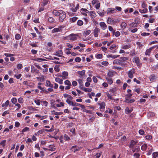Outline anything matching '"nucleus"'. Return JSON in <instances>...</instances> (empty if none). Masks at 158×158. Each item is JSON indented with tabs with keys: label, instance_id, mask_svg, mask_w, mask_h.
<instances>
[{
	"label": "nucleus",
	"instance_id": "nucleus-35",
	"mask_svg": "<svg viewBox=\"0 0 158 158\" xmlns=\"http://www.w3.org/2000/svg\"><path fill=\"white\" fill-rule=\"evenodd\" d=\"M48 21L52 23H54L55 22L54 19L52 17H49L48 19Z\"/></svg>",
	"mask_w": 158,
	"mask_h": 158
},
{
	"label": "nucleus",
	"instance_id": "nucleus-1",
	"mask_svg": "<svg viewBox=\"0 0 158 158\" xmlns=\"http://www.w3.org/2000/svg\"><path fill=\"white\" fill-rule=\"evenodd\" d=\"M59 15V21L60 22H63L66 17V15L65 13L62 10H60V13Z\"/></svg>",
	"mask_w": 158,
	"mask_h": 158
},
{
	"label": "nucleus",
	"instance_id": "nucleus-37",
	"mask_svg": "<svg viewBox=\"0 0 158 158\" xmlns=\"http://www.w3.org/2000/svg\"><path fill=\"white\" fill-rule=\"evenodd\" d=\"M55 146L54 145H51L49 146V150L51 151H53L55 150Z\"/></svg>",
	"mask_w": 158,
	"mask_h": 158
},
{
	"label": "nucleus",
	"instance_id": "nucleus-64",
	"mask_svg": "<svg viewBox=\"0 0 158 158\" xmlns=\"http://www.w3.org/2000/svg\"><path fill=\"white\" fill-rule=\"evenodd\" d=\"M18 102L19 103H23V98H19L18 99Z\"/></svg>",
	"mask_w": 158,
	"mask_h": 158
},
{
	"label": "nucleus",
	"instance_id": "nucleus-57",
	"mask_svg": "<svg viewBox=\"0 0 158 158\" xmlns=\"http://www.w3.org/2000/svg\"><path fill=\"white\" fill-rule=\"evenodd\" d=\"M34 102L38 106L40 105V101L39 100L37 99L36 100H35L34 101Z\"/></svg>",
	"mask_w": 158,
	"mask_h": 158
},
{
	"label": "nucleus",
	"instance_id": "nucleus-24",
	"mask_svg": "<svg viewBox=\"0 0 158 158\" xmlns=\"http://www.w3.org/2000/svg\"><path fill=\"white\" fill-rule=\"evenodd\" d=\"M10 103V102L8 100H7L5 103H3L2 105V107L6 108L7 107L8 105H9Z\"/></svg>",
	"mask_w": 158,
	"mask_h": 158
},
{
	"label": "nucleus",
	"instance_id": "nucleus-48",
	"mask_svg": "<svg viewBox=\"0 0 158 158\" xmlns=\"http://www.w3.org/2000/svg\"><path fill=\"white\" fill-rule=\"evenodd\" d=\"M21 38V36L19 34H16L15 35V39L17 40H19Z\"/></svg>",
	"mask_w": 158,
	"mask_h": 158
},
{
	"label": "nucleus",
	"instance_id": "nucleus-31",
	"mask_svg": "<svg viewBox=\"0 0 158 158\" xmlns=\"http://www.w3.org/2000/svg\"><path fill=\"white\" fill-rule=\"evenodd\" d=\"M61 31V29L58 28H55L53 29L52 31V33L60 32Z\"/></svg>",
	"mask_w": 158,
	"mask_h": 158
},
{
	"label": "nucleus",
	"instance_id": "nucleus-43",
	"mask_svg": "<svg viewBox=\"0 0 158 158\" xmlns=\"http://www.w3.org/2000/svg\"><path fill=\"white\" fill-rule=\"evenodd\" d=\"M11 102L14 104H15L17 102V99L15 98H13L11 99Z\"/></svg>",
	"mask_w": 158,
	"mask_h": 158
},
{
	"label": "nucleus",
	"instance_id": "nucleus-40",
	"mask_svg": "<svg viewBox=\"0 0 158 158\" xmlns=\"http://www.w3.org/2000/svg\"><path fill=\"white\" fill-rule=\"evenodd\" d=\"M83 22L81 20H78L77 24L79 26H81L83 25Z\"/></svg>",
	"mask_w": 158,
	"mask_h": 158
},
{
	"label": "nucleus",
	"instance_id": "nucleus-55",
	"mask_svg": "<svg viewBox=\"0 0 158 158\" xmlns=\"http://www.w3.org/2000/svg\"><path fill=\"white\" fill-rule=\"evenodd\" d=\"M6 141V140H2L0 143V144L2 145L3 146H4L5 145V143Z\"/></svg>",
	"mask_w": 158,
	"mask_h": 158
},
{
	"label": "nucleus",
	"instance_id": "nucleus-15",
	"mask_svg": "<svg viewBox=\"0 0 158 158\" xmlns=\"http://www.w3.org/2000/svg\"><path fill=\"white\" fill-rule=\"evenodd\" d=\"M115 73V72L113 71H110L107 73V77L111 78L114 75Z\"/></svg>",
	"mask_w": 158,
	"mask_h": 158
},
{
	"label": "nucleus",
	"instance_id": "nucleus-5",
	"mask_svg": "<svg viewBox=\"0 0 158 158\" xmlns=\"http://www.w3.org/2000/svg\"><path fill=\"white\" fill-rule=\"evenodd\" d=\"M98 105L100 106V109L101 111H103L104 110L105 108L106 104L105 103L103 102L101 103H98Z\"/></svg>",
	"mask_w": 158,
	"mask_h": 158
},
{
	"label": "nucleus",
	"instance_id": "nucleus-26",
	"mask_svg": "<svg viewBox=\"0 0 158 158\" xmlns=\"http://www.w3.org/2000/svg\"><path fill=\"white\" fill-rule=\"evenodd\" d=\"M106 79L108 83L109 84L111 85L113 83V80L111 78L108 77H106Z\"/></svg>",
	"mask_w": 158,
	"mask_h": 158
},
{
	"label": "nucleus",
	"instance_id": "nucleus-27",
	"mask_svg": "<svg viewBox=\"0 0 158 158\" xmlns=\"http://www.w3.org/2000/svg\"><path fill=\"white\" fill-rule=\"evenodd\" d=\"M55 81L56 82L59 83L60 84H63V81L62 79H60L59 78H56L55 79Z\"/></svg>",
	"mask_w": 158,
	"mask_h": 158
},
{
	"label": "nucleus",
	"instance_id": "nucleus-58",
	"mask_svg": "<svg viewBox=\"0 0 158 158\" xmlns=\"http://www.w3.org/2000/svg\"><path fill=\"white\" fill-rule=\"evenodd\" d=\"M4 55L7 57H11L13 56V54L9 53H5Z\"/></svg>",
	"mask_w": 158,
	"mask_h": 158
},
{
	"label": "nucleus",
	"instance_id": "nucleus-25",
	"mask_svg": "<svg viewBox=\"0 0 158 158\" xmlns=\"http://www.w3.org/2000/svg\"><path fill=\"white\" fill-rule=\"evenodd\" d=\"M107 22L108 24L114 23V20L110 18H108L107 20Z\"/></svg>",
	"mask_w": 158,
	"mask_h": 158
},
{
	"label": "nucleus",
	"instance_id": "nucleus-2",
	"mask_svg": "<svg viewBox=\"0 0 158 158\" xmlns=\"http://www.w3.org/2000/svg\"><path fill=\"white\" fill-rule=\"evenodd\" d=\"M128 58L126 57H121L119 58L120 62H121V65L123 67H124L125 65V64L123 63L128 60Z\"/></svg>",
	"mask_w": 158,
	"mask_h": 158
},
{
	"label": "nucleus",
	"instance_id": "nucleus-19",
	"mask_svg": "<svg viewBox=\"0 0 158 158\" xmlns=\"http://www.w3.org/2000/svg\"><path fill=\"white\" fill-rule=\"evenodd\" d=\"M136 143V142L133 140H131L130 144L129 147L130 148H132Z\"/></svg>",
	"mask_w": 158,
	"mask_h": 158
},
{
	"label": "nucleus",
	"instance_id": "nucleus-20",
	"mask_svg": "<svg viewBox=\"0 0 158 158\" xmlns=\"http://www.w3.org/2000/svg\"><path fill=\"white\" fill-rule=\"evenodd\" d=\"M120 56L119 55H107V57L108 58H111L112 59H115L118 57Z\"/></svg>",
	"mask_w": 158,
	"mask_h": 158
},
{
	"label": "nucleus",
	"instance_id": "nucleus-10",
	"mask_svg": "<svg viewBox=\"0 0 158 158\" xmlns=\"http://www.w3.org/2000/svg\"><path fill=\"white\" fill-rule=\"evenodd\" d=\"M85 70H83L81 71H78L77 72V73L79 75V77L80 78H82L85 75Z\"/></svg>",
	"mask_w": 158,
	"mask_h": 158
},
{
	"label": "nucleus",
	"instance_id": "nucleus-39",
	"mask_svg": "<svg viewBox=\"0 0 158 158\" xmlns=\"http://www.w3.org/2000/svg\"><path fill=\"white\" fill-rule=\"evenodd\" d=\"M131 47V46L130 45H127L123 46L122 48L124 49H129Z\"/></svg>",
	"mask_w": 158,
	"mask_h": 158
},
{
	"label": "nucleus",
	"instance_id": "nucleus-9",
	"mask_svg": "<svg viewBox=\"0 0 158 158\" xmlns=\"http://www.w3.org/2000/svg\"><path fill=\"white\" fill-rule=\"evenodd\" d=\"M99 25L102 29L105 30L107 28V25L104 22H101L100 23Z\"/></svg>",
	"mask_w": 158,
	"mask_h": 158
},
{
	"label": "nucleus",
	"instance_id": "nucleus-36",
	"mask_svg": "<svg viewBox=\"0 0 158 158\" xmlns=\"http://www.w3.org/2000/svg\"><path fill=\"white\" fill-rule=\"evenodd\" d=\"M139 12L142 13H146L148 11V9L147 8H144L143 9H139Z\"/></svg>",
	"mask_w": 158,
	"mask_h": 158
},
{
	"label": "nucleus",
	"instance_id": "nucleus-41",
	"mask_svg": "<svg viewBox=\"0 0 158 158\" xmlns=\"http://www.w3.org/2000/svg\"><path fill=\"white\" fill-rule=\"evenodd\" d=\"M152 158H156L158 157V152H153L152 155Z\"/></svg>",
	"mask_w": 158,
	"mask_h": 158
},
{
	"label": "nucleus",
	"instance_id": "nucleus-38",
	"mask_svg": "<svg viewBox=\"0 0 158 158\" xmlns=\"http://www.w3.org/2000/svg\"><path fill=\"white\" fill-rule=\"evenodd\" d=\"M78 83L79 84V88L81 89V88H82V87L83 86V85L82 84L83 82L82 80L81 79H79L78 81Z\"/></svg>",
	"mask_w": 158,
	"mask_h": 158
},
{
	"label": "nucleus",
	"instance_id": "nucleus-34",
	"mask_svg": "<svg viewBox=\"0 0 158 158\" xmlns=\"http://www.w3.org/2000/svg\"><path fill=\"white\" fill-rule=\"evenodd\" d=\"M91 32V31L90 30H87L86 31H84L83 35L85 36H86L90 34Z\"/></svg>",
	"mask_w": 158,
	"mask_h": 158
},
{
	"label": "nucleus",
	"instance_id": "nucleus-29",
	"mask_svg": "<svg viewBox=\"0 0 158 158\" xmlns=\"http://www.w3.org/2000/svg\"><path fill=\"white\" fill-rule=\"evenodd\" d=\"M147 148V144H144L141 147V149L143 151H145Z\"/></svg>",
	"mask_w": 158,
	"mask_h": 158
},
{
	"label": "nucleus",
	"instance_id": "nucleus-3",
	"mask_svg": "<svg viewBox=\"0 0 158 158\" xmlns=\"http://www.w3.org/2000/svg\"><path fill=\"white\" fill-rule=\"evenodd\" d=\"M77 36H78V35L77 34H72L69 35L67 38L69 40H74L77 39Z\"/></svg>",
	"mask_w": 158,
	"mask_h": 158
},
{
	"label": "nucleus",
	"instance_id": "nucleus-33",
	"mask_svg": "<svg viewBox=\"0 0 158 158\" xmlns=\"http://www.w3.org/2000/svg\"><path fill=\"white\" fill-rule=\"evenodd\" d=\"M156 76L154 74H152L149 77V79L151 81H152L156 79Z\"/></svg>",
	"mask_w": 158,
	"mask_h": 158
},
{
	"label": "nucleus",
	"instance_id": "nucleus-60",
	"mask_svg": "<svg viewBox=\"0 0 158 158\" xmlns=\"http://www.w3.org/2000/svg\"><path fill=\"white\" fill-rule=\"evenodd\" d=\"M64 139L66 140H69L70 139V138L66 135H65L64 136Z\"/></svg>",
	"mask_w": 158,
	"mask_h": 158
},
{
	"label": "nucleus",
	"instance_id": "nucleus-22",
	"mask_svg": "<svg viewBox=\"0 0 158 158\" xmlns=\"http://www.w3.org/2000/svg\"><path fill=\"white\" fill-rule=\"evenodd\" d=\"M46 86L47 87H49L51 88L53 87V85L49 81L47 80L46 82Z\"/></svg>",
	"mask_w": 158,
	"mask_h": 158
},
{
	"label": "nucleus",
	"instance_id": "nucleus-49",
	"mask_svg": "<svg viewBox=\"0 0 158 158\" xmlns=\"http://www.w3.org/2000/svg\"><path fill=\"white\" fill-rule=\"evenodd\" d=\"M17 68L18 69H20L22 68L23 65L21 64H18L17 65Z\"/></svg>",
	"mask_w": 158,
	"mask_h": 158
},
{
	"label": "nucleus",
	"instance_id": "nucleus-46",
	"mask_svg": "<svg viewBox=\"0 0 158 158\" xmlns=\"http://www.w3.org/2000/svg\"><path fill=\"white\" fill-rule=\"evenodd\" d=\"M137 25L135 23H132L130 24V26L131 27H137Z\"/></svg>",
	"mask_w": 158,
	"mask_h": 158
},
{
	"label": "nucleus",
	"instance_id": "nucleus-45",
	"mask_svg": "<svg viewBox=\"0 0 158 158\" xmlns=\"http://www.w3.org/2000/svg\"><path fill=\"white\" fill-rule=\"evenodd\" d=\"M59 66L58 65H56L55 67H54V69L55 70L56 72H58L60 71V69L59 68Z\"/></svg>",
	"mask_w": 158,
	"mask_h": 158
},
{
	"label": "nucleus",
	"instance_id": "nucleus-56",
	"mask_svg": "<svg viewBox=\"0 0 158 158\" xmlns=\"http://www.w3.org/2000/svg\"><path fill=\"white\" fill-rule=\"evenodd\" d=\"M44 131V129H41L39 130L37 132V133L38 135L42 134Z\"/></svg>",
	"mask_w": 158,
	"mask_h": 158
},
{
	"label": "nucleus",
	"instance_id": "nucleus-23",
	"mask_svg": "<svg viewBox=\"0 0 158 158\" xmlns=\"http://www.w3.org/2000/svg\"><path fill=\"white\" fill-rule=\"evenodd\" d=\"M52 13L54 15L56 16H59L60 13V10L59 11H57V10H53L52 12Z\"/></svg>",
	"mask_w": 158,
	"mask_h": 158
},
{
	"label": "nucleus",
	"instance_id": "nucleus-17",
	"mask_svg": "<svg viewBox=\"0 0 158 158\" xmlns=\"http://www.w3.org/2000/svg\"><path fill=\"white\" fill-rule=\"evenodd\" d=\"M131 148L132 149V150L133 152H138L139 150V147L137 146H135L134 147H133L132 148Z\"/></svg>",
	"mask_w": 158,
	"mask_h": 158
},
{
	"label": "nucleus",
	"instance_id": "nucleus-21",
	"mask_svg": "<svg viewBox=\"0 0 158 158\" xmlns=\"http://www.w3.org/2000/svg\"><path fill=\"white\" fill-rule=\"evenodd\" d=\"M114 64H118L121 65V62H120L119 59H116L114 60L113 62Z\"/></svg>",
	"mask_w": 158,
	"mask_h": 158
},
{
	"label": "nucleus",
	"instance_id": "nucleus-7",
	"mask_svg": "<svg viewBox=\"0 0 158 158\" xmlns=\"http://www.w3.org/2000/svg\"><path fill=\"white\" fill-rule=\"evenodd\" d=\"M107 14H113L116 12V10L114 8H110L107 10Z\"/></svg>",
	"mask_w": 158,
	"mask_h": 158
},
{
	"label": "nucleus",
	"instance_id": "nucleus-16",
	"mask_svg": "<svg viewBox=\"0 0 158 158\" xmlns=\"http://www.w3.org/2000/svg\"><path fill=\"white\" fill-rule=\"evenodd\" d=\"M154 48V47H151L149 49L147 50L145 52V54L146 55L149 56L152 50Z\"/></svg>",
	"mask_w": 158,
	"mask_h": 158
},
{
	"label": "nucleus",
	"instance_id": "nucleus-42",
	"mask_svg": "<svg viewBox=\"0 0 158 158\" xmlns=\"http://www.w3.org/2000/svg\"><path fill=\"white\" fill-rule=\"evenodd\" d=\"M132 110V109L129 110L128 107H127L125 109V112L127 114H129L130 113Z\"/></svg>",
	"mask_w": 158,
	"mask_h": 158
},
{
	"label": "nucleus",
	"instance_id": "nucleus-50",
	"mask_svg": "<svg viewBox=\"0 0 158 158\" xmlns=\"http://www.w3.org/2000/svg\"><path fill=\"white\" fill-rule=\"evenodd\" d=\"M29 131V128L26 127H25L22 130L23 132H26V131Z\"/></svg>",
	"mask_w": 158,
	"mask_h": 158
},
{
	"label": "nucleus",
	"instance_id": "nucleus-51",
	"mask_svg": "<svg viewBox=\"0 0 158 158\" xmlns=\"http://www.w3.org/2000/svg\"><path fill=\"white\" fill-rule=\"evenodd\" d=\"M102 64L104 66H107L108 65L109 63L106 61H103L102 62Z\"/></svg>",
	"mask_w": 158,
	"mask_h": 158
},
{
	"label": "nucleus",
	"instance_id": "nucleus-63",
	"mask_svg": "<svg viewBox=\"0 0 158 158\" xmlns=\"http://www.w3.org/2000/svg\"><path fill=\"white\" fill-rule=\"evenodd\" d=\"M136 44L139 47H141L143 46V44H141L139 42H136Z\"/></svg>",
	"mask_w": 158,
	"mask_h": 158
},
{
	"label": "nucleus",
	"instance_id": "nucleus-59",
	"mask_svg": "<svg viewBox=\"0 0 158 158\" xmlns=\"http://www.w3.org/2000/svg\"><path fill=\"white\" fill-rule=\"evenodd\" d=\"M52 114H54L55 115H60V112H55V110L52 111Z\"/></svg>",
	"mask_w": 158,
	"mask_h": 158
},
{
	"label": "nucleus",
	"instance_id": "nucleus-28",
	"mask_svg": "<svg viewBox=\"0 0 158 158\" xmlns=\"http://www.w3.org/2000/svg\"><path fill=\"white\" fill-rule=\"evenodd\" d=\"M78 19V18L77 17H74L73 18H70V21L71 23H74Z\"/></svg>",
	"mask_w": 158,
	"mask_h": 158
},
{
	"label": "nucleus",
	"instance_id": "nucleus-30",
	"mask_svg": "<svg viewBox=\"0 0 158 158\" xmlns=\"http://www.w3.org/2000/svg\"><path fill=\"white\" fill-rule=\"evenodd\" d=\"M31 72H35L36 73L38 74L39 73V71L35 68L33 66H31Z\"/></svg>",
	"mask_w": 158,
	"mask_h": 158
},
{
	"label": "nucleus",
	"instance_id": "nucleus-44",
	"mask_svg": "<svg viewBox=\"0 0 158 158\" xmlns=\"http://www.w3.org/2000/svg\"><path fill=\"white\" fill-rule=\"evenodd\" d=\"M127 25V24L125 22H123L121 25V27L123 28H125Z\"/></svg>",
	"mask_w": 158,
	"mask_h": 158
},
{
	"label": "nucleus",
	"instance_id": "nucleus-14",
	"mask_svg": "<svg viewBox=\"0 0 158 158\" xmlns=\"http://www.w3.org/2000/svg\"><path fill=\"white\" fill-rule=\"evenodd\" d=\"M94 35L95 37H97L98 36V33L100 32V29L97 27H95L94 30Z\"/></svg>",
	"mask_w": 158,
	"mask_h": 158
},
{
	"label": "nucleus",
	"instance_id": "nucleus-4",
	"mask_svg": "<svg viewBox=\"0 0 158 158\" xmlns=\"http://www.w3.org/2000/svg\"><path fill=\"white\" fill-rule=\"evenodd\" d=\"M89 15L91 17V19L94 22H95V21L94 18L96 16V15L94 11H89Z\"/></svg>",
	"mask_w": 158,
	"mask_h": 158
},
{
	"label": "nucleus",
	"instance_id": "nucleus-8",
	"mask_svg": "<svg viewBox=\"0 0 158 158\" xmlns=\"http://www.w3.org/2000/svg\"><path fill=\"white\" fill-rule=\"evenodd\" d=\"M81 13L85 16H87V13H89V11L86 9L82 8L81 10Z\"/></svg>",
	"mask_w": 158,
	"mask_h": 158
},
{
	"label": "nucleus",
	"instance_id": "nucleus-54",
	"mask_svg": "<svg viewBox=\"0 0 158 158\" xmlns=\"http://www.w3.org/2000/svg\"><path fill=\"white\" fill-rule=\"evenodd\" d=\"M102 55L101 54H98L96 56V58L98 59H101L102 58Z\"/></svg>",
	"mask_w": 158,
	"mask_h": 158
},
{
	"label": "nucleus",
	"instance_id": "nucleus-53",
	"mask_svg": "<svg viewBox=\"0 0 158 158\" xmlns=\"http://www.w3.org/2000/svg\"><path fill=\"white\" fill-rule=\"evenodd\" d=\"M116 47V45L115 44H113L111 46L110 48V49L111 50H113Z\"/></svg>",
	"mask_w": 158,
	"mask_h": 158
},
{
	"label": "nucleus",
	"instance_id": "nucleus-32",
	"mask_svg": "<svg viewBox=\"0 0 158 158\" xmlns=\"http://www.w3.org/2000/svg\"><path fill=\"white\" fill-rule=\"evenodd\" d=\"M135 100L134 99H126L124 102L127 103H131L134 102Z\"/></svg>",
	"mask_w": 158,
	"mask_h": 158
},
{
	"label": "nucleus",
	"instance_id": "nucleus-6",
	"mask_svg": "<svg viewBox=\"0 0 158 158\" xmlns=\"http://www.w3.org/2000/svg\"><path fill=\"white\" fill-rule=\"evenodd\" d=\"M135 73V71L134 69H132L128 71L127 74L128 77L131 78H132L133 77V74Z\"/></svg>",
	"mask_w": 158,
	"mask_h": 158
},
{
	"label": "nucleus",
	"instance_id": "nucleus-62",
	"mask_svg": "<svg viewBox=\"0 0 158 158\" xmlns=\"http://www.w3.org/2000/svg\"><path fill=\"white\" fill-rule=\"evenodd\" d=\"M21 76L22 75L21 74L15 75V77H16L17 79H19L21 77Z\"/></svg>",
	"mask_w": 158,
	"mask_h": 158
},
{
	"label": "nucleus",
	"instance_id": "nucleus-11",
	"mask_svg": "<svg viewBox=\"0 0 158 158\" xmlns=\"http://www.w3.org/2000/svg\"><path fill=\"white\" fill-rule=\"evenodd\" d=\"M71 150L72 152H76L79 151L80 150V148L77 146H73L71 148Z\"/></svg>",
	"mask_w": 158,
	"mask_h": 158
},
{
	"label": "nucleus",
	"instance_id": "nucleus-18",
	"mask_svg": "<svg viewBox=\"0 0 158 158\" xmlns=\"http://www.w3.org/2000/svg\"><path fill=\"white\" fill-rule=\"evenodd\" d=\"M46 77L44 75H42L40 77H37L36 78L38 80L40 81L43 82L45 79Z\"/></svg>",
	"mask_w": 158,
	"mask_h": 158
},
{
	"label": "nucleus",
	"instance_id": "nucleus-12",
	"mask_svg": "<svg viewBox=\"0 0 158 158\" xmlns=\"http://www.w3.org/2000/svg\"><path fill=\"white\" fill-rule=\"evenodd\" d=\"M133 61L135 62L138 66H140V64L139 63V57H136L133 58Z\"/></svg>",
	"mask_w": 158,
	"mask_h": 158
},
{
	"label": "nucleus",
	"instance_id": "nucleus-52",
	"mask_svg": "<svg viewBox=\"0 0 158 158\" xmlns=\"http://www.w3.org/2000/svg\"><path fill=\"white\" fill-rule=\"evenodd\" d=\"M108 29L110 31H112L113 33H114L115 31H113V29L111 26H109Z\"/></svg>",
	"mask_w": 158,
	"mask_h": 158
},
{
	"label": "nucleus",
	"instance_id": "nucleus-61",
	"mask_svg": "<svg viewBox=\"0 0 158 158\" xmlns=\"http://www.w3.org/2000/svg\"><path fill=\"white\" fill-rule=\"evenodd\" d=\"M150 35V33H148L143 32L141 34V35L143 36H148Z\"/></svg>",
	"mask_w": 158,
	"mask_h": 158
},
{
	"label": "nucleus",
	"instance_id": "nucleus-13",
	"mask_svg": "<svg viewBox=\"0 0 158 158\" xmlns=\"http://www.w3.org/2000/svg\"><path fill=\"white\" fill-rule=\"evenodd\" d=\"M63 54V52L61 50H60L56 52V53L54 54L53 55L56 56H58L62 57L63 56L61 55Z\"/></svg>",
	"mask_w": 158,
	"mask_h": 158
},
{
	"label": "nucleus",
	"instance_id": "nucleus-47",
	"mask_svg": "<svg viewBox=\"0 0 158 158\" xmlns=\"http://www.w3.org/2000/svg\"><path fill=\"white\" fill-rule=\"evenodd\" d=\"M64 84L65 85H71L70 82L68 80L65 81Z\"/></svg>",
	"mask_w": 158,
	"mask_h": 158
}]
</instances>
